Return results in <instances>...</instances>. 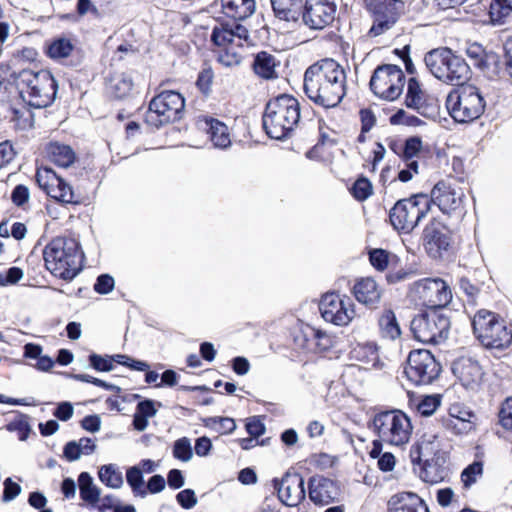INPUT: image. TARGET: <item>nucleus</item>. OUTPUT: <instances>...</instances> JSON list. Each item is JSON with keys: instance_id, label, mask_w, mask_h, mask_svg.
Listing matches in <instances>:
<instances>
[{"instance_id": "f257e3e1", "label": "nucleus", "mask_w": 512, "mask_h": 512, "mask_svg": "<svg viewBox=\"0 0 512 512\" xmlns=\"http://www.w3.org/2000/svg\"><path fill=\"white\" fill-rule=\"evenodd\" d=\"M346 82L345 68L334 59L325 58L305 71L304 92L315 104L331 108L346 95Z\"/></svg>"}, {"instance_id": "f03ea898", "label": "nucleus", "mask_w": 512, "mask_h": 512, "mask_svg": "<svg viewBox=\"0 0 512 512\" xmlns=\"http://www.w3.org/2000/svg\"><path fill=\"white\" fill-rule=\"evenodd\" d=\"M299 120L300 105L291 95H279L266 104L263 127L270 138H285L298 125Z\"/></svg>"}, {"instance_id": "7ed1b4c3", "label": "nucleus", "mask_w": 512, "mask_h": 512, "mask_svg": "<svg viewBox=\"0 0 512 512\" xmlns=\"http://www.w3.org/2000/svg\"><path fill=\"white\" fill-rule=\"evenodd\" d=\"M424 63L435 78L446 84L462 85L470 79L469 65L461 56L447 47L427 52Z\"/></svg>"}, {"instance_id": "20e7f679", "label": "nucleus", "mask_w": 512, "mask_h": 512, "mask_svg": "<svg viewBox=\"0 0 512 512\" xmlns=\"http://www.w3.org/2000/svg\"><path fill=\"white\" fill-rule=\"evenodd\" d=\"M18 85L22 99L34 108L47 107L56 97L57 84L47 70H22L18 76Z\"/></svg>"}, {"instance_id": "39448f33", "label": "nucleus", "mask_w": 512, "mask_h": 512, "mask_svg": "<svg viewBox=\"0 0 512 512\" xmlns=\"http://www.w3.org/2000/svg\"><path fill=\"white\" fill-rule=\"evenodd\" d=\"M460 86L447 95L446 107L456 122L469 123L483 114L486 102L477 87L463 84Z\"/></svg>"}, {"instance_id": "423d86ee", "label": "nucleus", "mask_w": 512, "mask_h": 512, "mask_svg": "<svg viewBox=\"0 0 512 512\" xmlns=\"http://www.w3.org/2000/svg\"><path fill=\"white\" fill-rule=\"evenodd\" d=\"M473 331L486 349H506L512 342V332L505 321L488 310H479L472 321Z\"/></svg>"}, {"instance_id": "0eeeda50", "label": "nucleus", "mask_w": 512, "mask_h": 512, "mask_svg": "<svg viewBox=\"0 0 512 512\" xmlns=\"http://www.w3.org/2000/svg\"><path fill=\"white\" fill-rule=\"evenodd\" d=\"M372 428L379 438L393 446L408 443L413 431L410 418L398 409L376 413L372 420Z\"/></svg>"}, {"instance_id": "6e6552de", "label": "nucleus", "mask_w": 512, "mask_h": 512, "mask_svg": "<svg viewBox=\"0 0 512 512\" xmlns=\"http://www.w3.org/2000/svg\"><path fill=\"white\" fill-rule=\"evenodd\" d=\"M410 329L415 340L423 344H439L448 337L450 318L443 310H426L412 319Z\"/></svg>"}, {"instance_id": "1a4fd4ad", "label": "nucleus", "mask_w": 512, "mask_h": 512, "mask_svg": "<svg viewBox=\"0 0 512 512\" xmlns=\"http://www.w3.org/2000/svg\"><path fill=\"white\" fill-rule=\"evenodd\" d=\"M430 210V200L426 195H415L399 200L390 210V222L396 230L411 232Z\"/></svg>"}, {"instance_id": "9d476101", "label": "nucleus", "mask_w": 512, "mask_h": 512, "mask_svg": "<svg viewBox=\"0 0 512 512\" xmlns=\"http://www.w3.org/2000/svg\"><path fill=\"white\" fill-rule=\"evenodd\" d=\"M185 107L184 98L176 91H163L149 103L145 121L153 127H159L180 118Z\"/></svg>"}, {"instance_id": "9b49d317", "label": "nucleus", "mask_w": 512, "mask_h": 512, "mask_svg": "<svg viewBox=\"0 0 512 512\" xmlns=\"http://www.w3.org/2000/svg\"><path fill=\"white\" fill-rule=\"evenodd\" d=\"M410 295L413 301L427 307V310H442L452 300L449 285L440 278H425L415 282Z\"/></svg>"}, {"instance_id": "f8f14e48", "label": "nucleus", "mask_w": 512, "mask_h": 512, "mask_svg": "<svg viewBox=\"0 0 512 512\" xmlns=\"http://www.w3.org/2000/svg\"><path fill=\"white\" fill-rule=\"evenodd\" d=\"M405 75L400 67L392 64L378 66L370 79V89L377 97L393 101L404 88Z\"/></svg>"}, {"instance_id": "ddd939ff", "label": "nucleus", "mask_w": 512, "mask_h": 512, "mask_svg": "<svg viewBox=\"0 0 512 512\" xmlns=\"http://www.w3.org/2000/svg\"><path fill=\"white\" fill-rule=\"evenodd\" d=\"M369 11L373 15V25L368 35L377 37L390 30L397 22L403 9L400 0H365Z\"/></svg>"}, {"instance_id": "4468645a", "label": "nucleus", "mask_w": 512, "mask_h": 512, "mask_svg": "<svg viewBox=\"0 0 512 512\" xmlns=\"http://www.w3.org/2000/svg\"><path fill=\"white\" fill-rule=\"evenodd\" d=\"M441 369V364L434 354H408L404 372L413 384L425 385L437 379Z\"/></svg>"}, {"instance_id": "2eb2a0df", "label": "nucleus", "mask_w": 512, "mask_h": 512, "mask_svg": "<svg viewBox=\"0 0 512 512\" xmlns=\"http://www.w3.org/2000/svg\"><path fill=\"white\" fill-rule=\"evenodd\" d=\"M319 308L323 319L337 326L349 324L355 316L351 299L336 293L325 294Z\"/></svg>"}, {"instance_id": "dca6fc26", "label": "nucleus", "mask_w": 512, "mask_h": 512, "mask_svg": "<svg viewBox=\"0 0 512 512\" xmlns=\"http://www.w3.org/2000/svg\"><path fill=\"white\" fill-rule=\"evenodd\" d=\"M279 500L288 507H296L305 500L304 478L298 472H286L281 480L273 479Z\"/></svg>"}, {"instance_id": "f3484780", "label": "nucleus", "mask_w": 512, "mask_h": 512, "mask_svg": "<svg viewBox=\"0 0 512 512\" xmlns=\"http://www.w3.org/2000/svg\"><path fill=\"white\" fill-rule=\"evenodd\" d=\"M423 244L431 258L444 259L451 250L450 233L440 223L432 222L424 229Z\"/></svg>"}, {"instance_id": "a211bd4d", "label": "nucleus", "mask_w": 512, "mask_h": 512, "mask_svg": "<svg viewBox=\"0 0 512 512\" xmlns=\"http://www.w3.org/2000/svg\"><path fill=\"white\" fill-rule=\"evenodd\" d=\"M444 214L460 211L463 206L464 192L460 187L440 181L431 191V200Z\"/></svg>"}, {"instance_id": "6ab92c4d", "label": "nucleus", "mask_w": 512, "mask_h": 512, "mask_svg": "<svg viewBox=\"0 0 512 512\" xmlns=\"http://www.w3.org/2000/svg\"><path fill=\"white\" fill-rule=\"evenodd\" d=\"M340 486L335 480L322 475L311 476L308 480V496L317 506H325L338 500Z\"/></svg>"}, {"instance_id": "aec40b11", "label": "nucleus", "mask_w": 512, "mask_h": 512, "mask_svg": "<svg viewBox=\"0 0 512 512\" xmlns=\"http://www.w3.org/2000/svg\"><path fill=\"white\" fill-rule=\"evenodd\" d=\"M475 413L465 404L455 402L448 408L444 427L454 435H466L475 429Z\"/></svg>"}, {"instance_id": "412c9836", "label": "nucleus", "mask_w": 512, "mask_h": 512, "mask_svg": "<svg viewBox=\"0 0 512 512\" xmlns=\"http://www.w3.org/2000/svg\"><path fill=\"white\" fill-rule=\"evenodd\" d=\"M451 370L454 376L467 389L479 387L484 375L481 365L469 355L459 356L452 363Z\"/></svg>"}, {"instance_id": "4be33fe9", "label": "nucleus", "mask_w": 512, "mask_h": 512, "mask_svg": "<svg viewBox=\"0 0 512 512\" xmlns=\"http://www.w3.org/2000/svg\"><path fill=\"white\" fill-rule=\"evenodd\" d=\"M248 37V30L235 21L216 25L211 34L212 42L219 47V49L231 46L243 47V43Z\"/></svg>"}, {"instance_id": "5701e85b", "label": "nucleus", "mask_w": 512, "mask_h": 512, "mask_svg": "<svg viewBox=\"0 0 512 512\" xmlns=\"http://www.w3.org/2000/svg\"><path fill=\"white\" fill-rule=\"evenodd\" d=\"M36 181L47 196L56 203H64V180L61 174L50 167L38 168Z\"/></svg>"}, {"instance_id": "b1692460", "label": "nucleus", "mask_w": 512, "mask_h": 512, "mask_svg": "<svg viewBox=\"0 0 512 512\" xmlns=\"http://www.w3.org/2000/svg\"><path fill=\"white\" fill-rule=\"evenodd\" d=\"M388 512H430L417 493L402 491L392 495L387 502Z\"/></svg>"}, {"instance_id": "393cba45", "label": "nucleus", "mask_w": 512, "mask_h": 512, "mask_svg": "<svg viewBox=\"0 0 512 512\" xmlns=\"http://www.w3.org/2000/svg\"><path fill=\"white\" fill-rule=\"evenodd\" d=\"M440 441L437 435H422L409 450L412 464L420 465L424 459L441 456Z\"/></svg>"}, {"instance_id": "a878e982", "label": "nucleus", "mask_w": 512, "mask_h": 512, "mask_svg": "<svg viewBox=\"0 0 512 512\" xmlns=\"http://www.w3.org/2000/svg\"><path fill=\"white\" fill-rule=\"evenodd\" d=\"M337 6H320L306 2L304 23L312 29H323L334 21Z\"/></svg>"}, {"instance_id": "bb28decb", "label": "nucleus", "mask_w": 512, "mask_h": 512, "mask_svg": "<svg viewBox=\"0 0 512 512\" xmlns=\"http://www.w3.org/2000/svg\"><path fill=\"white\" fill-rule=\"evenodd\" d=\"M46 268L56 277L64 279V238H54L44 249Z\"/></svg>"}, {"instance_id": "cd10ccee", "label": "nucleus", "mask_w": 512, "mask_h": 512, "mask_svg": "<svg viewBox=\"0 0 512 512\" xmlns=\"http://www.w3.org/2000/svg\"><path fill=\"white\" fill-rule=\"evenodd\" d=\"M419 466V477L426 483L437 484L444 481L449 474L443 455L424 459Z\"/></svg>"}, {"instance_id": "c85d7f7f", "label": "nucleus", "mask_w": 512, "mask_h": 512, "mask_svg": "<svg viewBox=\"0 0 512 512\" xmlns=\"http://www.w3.org/2000/svg\"><path fill=\"white\" fill-rule=\"evenodd\" d=\"M355 298L366 306H373L380 300L381 293L377 283L372 278H363L353 287Z\"/></svg>"}, {"instance_id": "c756f323", "label": "nucleus", "mask_w": 512, "mask_h": 512, "mask_svg": "<svg viewBox=\"0 0 512 512\" xmlns=\"http://www.w3.org/2000/svg\"><path fill=\"white\" fill-rule=\"evenodd\" d=\"M224 13L235 19L243 20L250 17L255 11V0H221Z\"/></svg>"}, {"instance_id": "7c9ffc66", "label": "nucleus", "mask_w": 512, "mask_h": 512, "mask_svg": "<svg viewBox=\"0 0 512 512\" xmlns=\"http://www.w3.org/2000/svg\"><path fill=\"white\" fill-rule=\"evenodd\" d=\"M66 279H73L84 266L85 256L76 240L66 241Z\"/></svg>"}, {"instance_id": "2f4dec72", "label": "nucleus", "mask_w": 512, "mask_h": 512, "mask_svg": "<svg viewBox=\"0 0 512 512\" xmlns=\"http://www.w3.org/2000/svg\"><path fill=\"white\" fill-rule=\"evenodd\" d=\"M207 124L209 126L208 134L214 147L227 149L231 146V135L226 124L213 118L207 120Z\"/></svg>"}, {"instance_id": "473e14b6", "label": "nucleus", "mask_w": 512, "mask_h": 512, "mask_svg": "<svg viewBox=\"0 0 512 512\" xmlns=\"http://www.w3.org/2000/svg\"><path fill=\"white\" fill-rule=\"evenodd\" d=\"M278 63L275 57L265 51L256 54L253 62L255 74L263 79H274L277 77L276 68Z\"/></svg>"}, {"instance_id": "72a5a7b5", "label": "nucleus", "mask_w": 512, "mask_h": 512, "mask_svg": "<svg viewBox=\"0 0 512 512\" xmlns=\"http://www.w3.org/2000/svg\"><path fill=\"white\" fill-rule=\"evenodd\" d=\"M303 0H271L272 9L281 20H296L302 8Z\"/></svg>"}, {"instance_id": "f704fd0d", "label": "nucleus", "mask_w": 512, "mask_h": 512, "mask_svg": "<svg viewBox=\"0 0 512 512\" xmlns=\"http://www.w3.org/2000/svg\"><path fill=\"white\" fill-rule=\"evenodd\" d=\"M96 449V445L91 438L83 437L79 441H69L66 443V460L75 461L82 454L90 455Z\"/></svg>"}, {"instance_id": "c9c22d12", "label": "nucleus", "mask_w": 512, "mask_h": 512, "mask_svg": "<svg viewBox=\"0 0 512 512\" xmlns=\"http://www.w3.org/2000/svg\"><path fill=\"white\" fill-rule=\"evenodd\" d=\"M425 102V92L422 90L420 83L415 78L409 79L405 98L406 106L419 110L424 107Z\"/></svg>"}, {"instance_id": "e433bc0d", "label": "nucleus", "mask_w": 512, "mask_h": 512, "mask_svg": "<svg viewBox=\"0 0 512 512\" xmlns=\"http://www.w3.org/2000/svg\"><path fill=\"white\" fill-rule=\"evenodd\" d=\"M133 82L130 76L122 73L111 77L109 81V91L116 98H124L131 92Z\"/></svg>"}, {"instance_id": "4c0bfd02", "label": "nucleus", "mask_w": 512, "mask_h": 512, "mask_svg": "<svg viewBox=\"0 0 512 512\" xmlns=\"http://www.w3.org/2000/svg\"><path fill=\"white\" fill-rule=\"evenodd\" d=\"M371 265L379 270L384 271L388 267L396 266L399 258L383 249H373L369 252Z\"/></svg>"}, {"instance_id": "58836bf2", "label": "nucleus", "mask_w": 512, "mask_h": 512, "mask_svg": "<svg viewBox=\"0 0 512 512\" xmlns=\"http://www.w3.org/2000/svg\"><path fill=\"white\" fill-rule=\"evenodd\" d=\"M379 326L382 336L385 338L395 340L401 334L396 316L391 310H387L383 313L379 319Z\"/></svg>"}, {"instance_id": "ea45409f", "label": "nucleus", "mask_w": 512, "mask_h": 512, "mask_svg": "<svg viewBox=\"0 0 512 512\" xmlns=\"http://www.w3.org/2000/svg\"><path fill=\"white\" fill-rule=\"evenodd\" d=\"M204 426L219 434H230L236 429L234 419L230 417H209L204 419Z\"/></svg>"}, {"instance_id": "a19ab883", "label": "nucleus", "mask_w": 512, "mask_h": 512, "mask_svg": "<svg viewBox=\"0 0 512 512\" xmlns=\"http://www.w3.org/2000/svg\"><path fill=\"white\" fill-rule=\"evenodd\" d=\"M98 476L107 487L120 488L123 484L121 472L116 470L112 464L103 465L98 472Z\"/></svg>"}, {"instance_id": "79ce46f5", "label": "nucleus", "mask_w": 512, "mask_h": 512, "mask_svg": "<svg viewBox=\"0 0 512 512\" xmlns=\"http://www.w3.org/2000/svg\"><path fill=\"white\" fill-rule=\"evenodd\" d=\"M497 424L505 431L512 432V396L506 397L499 405Z\"/></svg>"}, {"instance_id": "37998d69", "label": "nucleus", "mask_w": 512, "mask_h": 512, "mask_svg": "<svg viewBox=\"0 0 512 512\" xmlns=\"http://www.w3.org/2000/svg\"><path fill=\"white\" fill-rule=\"evenodd\" d=\"M483 467L482 460H475L464 468L460 476L464 488H469L476 483L477 479L483 475Z\"/></svg>"}, {"instance_id": "c03bdc74", "label": "nucleus", "mask_w": 512, "mask_h": 512, "mask_svg": "<svg viewBox=\"0 0 512 512\" xmlns=\"http://www.w3.org/2000/svg\"><path fill=\"white\" fill-rule=\"evenodd\" d=\"M242 49L243 47H227L219 49L218 61L225 67L237 66L242 60Z\"/></svg>"}, {"instance_id": "a18cd8bd", "label": "nucleus", "mask_w": 512, "mask_h": 512, "mask_svg": "<svg viewBox=\"0 0 512 512\" xmlns=\"http://www.w3.org/2000/svg\"><path fill=\"white\" fill-rule=\"evenodd\" d=\"M353 358L360 364H352L351 366H356L359 370H381L385 367V363L380 359L379 354H356Z\"/></svg>"}, {"instance_id": "49530a36", "label": "nucleus", "mask_w": 512, "mask_h": 512, "mask_svg": "<svg viewBox=\"0 0 512 512\" xmlns=\"http://www.w3.org/2000/svg\"><path fill=\"white\" fill-rule=\"evenodd\" d=\"M88 360L89 365L94 370L99 372H109L114 369L117 357L116 354H105V357H103L101 354H89Z\"/></svg>"}, {"instance_id": "de8ad7c7", "label": "nucleus", "mask_w": 512, "mask_h": 512, "mask_svg": "<svg viewBox=\"0 0 512 512\" xmlns=\"http://www.w3.org/2000/svg\"><path fill=\"white\" fill-rule=\"evenodd\" d=\"M10 120L14 123L15 129L26 130L32 126V113L24 106L12 108Z\"/></svg>"}, {"instance_id": "09e8293b", "label": "nucleus", "mask_w": 512, "mask_h": 512, "mask_svg": "<svg viewBox=\"0 0 512 512\" xmlns=\"http://www.w3.org/2000/svg\"><path fill=\"white\" fill-rule=\"evenodd\" d=\"M512 12L510 0H493L490 5V17L494 23H501Z\"/></svg>"}, {"instance_id": "8fccbe9b", "label": "nucleus", "mask_w": 512, "mask_h": 512, "mask_svg": "<svg viewBox=\"0 0 512 512\" xmlns=\"http://www.w3.org/2000/svg\"><path fill=\"white\" fill-rule=\"evenodd\" d=\"M442 396L440 394L426 395L420 399L417 404V412L421 416H431L441 405Z\"/></svg>"}, {"instance_id": "3c124183", "label": "nucleus", "mask_w": 512, "mask_h": 512, "mask_svg": "<svg viewBox=\"0 0 512 512\" xmlns=\"http://www.w3.org/2000/svg\"><path fill=\"white\" fill-rule=\"evenodd\" d=\"M6 430L15 432L20 441H25L31 432L30 425L24 415L12 420L6 425Z\"/></svg>"}, {"instance_id": "603ef678", "label": "nucleus", "mask_w": 512, "mask_h": 512, "mask_svg": "<svg viewBox=\"0 0 512 512\" xmlns=\"http://www.w3.org/2000/svg\"><path fill=\"white\" fill-rule=\"evenodd\" d=\"M22 362L41 371H48L54 365L50 357L42 354H23Z\"/></svg>"}, {"instance_id": "864d4df0", "label": "nucleus", "mask_w": 512, "mask_h": 512, "mask_svg": "<svg viewBox=\"0 0 512 512\" xmlns=\"http://www.w3.org/2000/svg\"><path fill=\"white\" fill-rule=\"evenodd\" d=\"M173 456L183 462H187L192 458L193 452L188 438L182 437L174 442Z\"/></svg>"}, {"instance_id": "5fc2aeb1", "label": "nucleus", "mask_w": 512, "mask_h": 512, "mask_svg": "<svg viewBox=\"0 0 512 512\" xmlns=\"http://www.w3.org/2000/svg\"><path fill=\"white\" fill-rule=\"evenodd\" d=\"M422 150V140L419 137H411L405 141L402 153V159L405 162L415 160Z\"/></svg>"}, {"instance_id": "6e6d98bb", "label": "nucleus", "mask_w": 512, "mask_h": 512, "mask_svg": "<svg viewBox=\"0 0 512 512\" xmlns=\"http://www.w3.org/2000/svg\"><path fill=\"white\" fill-rule=\"evenodd\" d=\"M467 56L473 61L474 65L480 69L487 67L486 53L484 48L478 43L470 44L466 49Z\"/></svg>"}, {"instance_id": "4d7b16f0", "label": "nucleus", "mask_w": 512, "mask_h": 512, "mask_svg": "<svg viewBox=\"0 0 512 512\" xmlns=\"http://www.w3.org/2000/svg\"><path fill=\"white\" fill-rule=\"evenodd\" d=\"M126 480L135 494L139 493L142 496L146 495L145 490H140L144 484V481L142 471L138 467L133 466L127 470Z\"/></svg>"}, {"instance_id": "13d9d810", "label": "nucleus", "mask_w": 512, "mask_h": 512, "mask_svg": "<svg viewBox=\"0 0 512 512\" xmlns=\"http://www.w3.org/2000/svg\"><path fill=\"white\" fill-rule=\"evenodd\" d=\"M116 363L123 365L131 370L145 372L150 369V365L146 361L136 360L127 354H116Z\"/></svg>"}, {"instance_id": "bf43d9fd", "label": "nucleus", "mask_w": 512, "mask_h": 512, "mask_svg": "<svg viewBox=\"0 0 512 512\" xmlns=\"http://www.w3.org/2000/svg\"><path fill=\"white\" fill-rule=\"evenodd\" d=\"M371 193L372 185L365 178L358 179L352 187L353 196L360 201L367 199L371 195Z\"/></svg>"}, {"instance_id": "052dcab7", "label": "nucleus", "mask_w": 512, "mask_h": 512, "mask_svg": "<svg viewBox=\"0 0 512 512\" xmlns=\"http://www.w3.org/2000/svg\"><path fill=\"white\" fill-rule=\"evenodd\" d=\"M48 159L59 168L64 167V146L59 143H50L46 148Z\"/></svg>"}, {"instance_id": "680f3d73", "label": "nucleus", "mask_w": 512, "mask_h": 512, "mask_svg": "<svg viewBox=\"0 0 512 512\" xmlns=\"http://www.w3.org/2000/svg\"><path fill=\"white\" fill-rule=\"evenodd\" d=\"M23 271L18 267H11L5 273H0V286L14 285L23 278Z\"/></svg>"}, {"instance_id": "e2e57ef3", "label": "nucleus", "mask_w": 512, "mask_h": 512, "mask_svg": "<svg viewBox=\"0 0 512 512\" xmlns=\"http://www.w3.org/2000/svg\"><path fill=\"white\" fill-rule=\"evenodd\" d=\"M115 286L114 278L109 274H102L98 276L96 283L94 284V290L99 294L110 293Z\"/></svg>"}, {"instance_id": "0e129e2a", "label": "nucleus", "mask_w": 512, "mask_h": 512, "mask_svg": "<svg viewBox=\"0 0 512 512\" xmlns=\"http://www.w3.org/2000/svg\"><path fill=\"white\" fill-rule=\"evenodd\" d=\"M176 500L183 509L187 510L193 508L197 503L195 492L190 488L180 491L176 495Z\"/></svg>"}, {"instance_id": "69168bd1", "label": "nucleus", "mask_w": 512, "mask_h": 512, "mask_svg": "<svg viewBox=\"0 0 512 512\" xmlns=\"http://www.w3.org/2000/svg\"><path fill=\"white\" fill-rule=\"evenodd\" d=\"M78 379H80L83 382L91 383L97 387L103 388L107 391H112L117 394L121 392V388L119 386H116L114 384L108 383L104 380H101L99 378L87 375V374H81L77 376Z\"/></svg>"}, {"instance_id": "338daca9", "label": "nucleus", "mask_w": 512, "mask_h": 512, "mask_svg": "<svg viewBox=\"0 0 512 512\" xmlns=\"http://www.w3.org/2000/svg\"><path fill=\"white\" fill-rule=\"evenodd\" d=\"M4 489L2 495V501L9 502L14 500L21 492V487L18 483L14 482L11 478L4 480Z\"/></svg>"}, {"instance_id": "774afa93", "label": "nucleus", "mask_w": 512, "mask_h": 512, "mask_svg": "<svg viewBox=\"0 0 512 512\" xmlns=\"http://www.w3.org/2000/svg\"><path fill=\"white\" fill-rule=\"evenodd\" d=\"M30 198V192L25 185H17L11 194L12 202L17 206L24 205Z\"/></svg>"}]
</instances>
